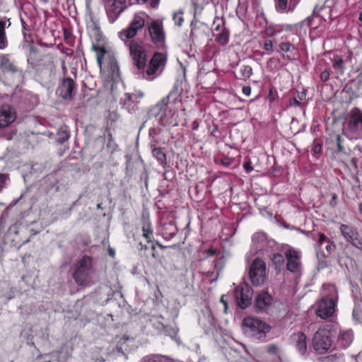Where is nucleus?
I'll list each match as a JSON object with an SVG mask.
<instances>
[{
    "mask_svg": "<svg viewBox=\"0 0 362 362\" xmlns=\"http://www.w3.org/2000/svg\"><path fill=\"white\" fill-rule=\"evenodd\" d=\"M273 47H274L273 42L270 40H265L263 46H262V48L264 50H266L267 52H268L269 53L273 52V51H274Z\"/></svg>",
    "mask_w": 362,
    "mask_h": 362,
    "instance_id": "nucleus-43",
    "label": "nucleus"
},
{
    "mask_svg": "<svg viewBox=\"0 0 362 362\" xmlns=\"http://www.w3.org/2000/svg\"><path fill=\"white\" fill-rule=\"evenodd\" d=\"M8 22V27L11 25V22L6 17L0 18V49H4L8 47V40L5 32L6 22Z\"/></svg>",
    "mask_w": 362,
    "mask_h": 362,
    "instance_id": "nucleus-25",
    "label": "nucleus"
},
{
    "mask_svg": "<svg viewBox=\"0 0 362 362\" xmlns=\"http://www.w3.org/2000/svg\"><path fill=\"white\" fill-rule=\"evenodd\" d=\"M199 29V27L194 23V21L191 23V32H190V38L194 41L197 39V31Z\"/></svg>",
    "mask_w": 362,
    "mask_h": 362,
    "instance_id": "nucleus-40",
    "label": "nucleus"
},
{
    "mask_svg": "<svg viewBox=\"0 0 362 362\" xmlns=\"http://www.w3.org/2000/svg\"><path fill=\"white\" fill-rule=\"evenodd\" d=\"M173 18L175 21V24L178 26H181L182 23L183 22V18L180 15H176L175 14L173 16Z\"/></svg>",
    "mask_w": 362,
    "mask_h": 362,
    "instance_id": "nucleus-53",
    "label": "nucleus"
},
{
    "mask_svg": "<svg viewBox=\"0 0 362 362\" xmlns=\"http://www.w3.org/2000/svg\"><path fill=\"white\" fill-rule=\"evenodd\" d=\"M333 334L331 325L320 327L313 339V347L315 351L322 354L327 352L332 346Z\"/></svg>",
    "mask_w": 362,
    "mask_h": 362,
    "instance_id": "nucleus-5",
    "label": "nucleus"
},
{
    "mask_svg": "<svg viewBox=\"0 0 362 362\" xmlns=\"http://www.w3.org/2000/svg\"><path fill=\"white\" fill-rule=\"evenodd\" d=\"M16 118L15 109L8 104L0 107V128L8 127Z\"/></svg>",
    "mask_w": 362,
    "mask_h": 362,
    "instance_id": "nucleus-17",
    "label": "nucleus"
},
{
    "mask_svg": "<svg viewBox=\"0 0 362 362\" xmlns=\"http://www.w3.org/2000/svg\"><path fill=\"white\" fill-rule=\"evenodd\" d=\"M216 253V250L214 249H210L208 250V254L209 255H214Z\"/></svg>",
    "mask_w": 362,
    "mask_h": 362,
    "instance_id": "nucleus-63",
    "label": "nucleus"
},
{
    "mask_svg": "<svg viewBox=\"0 0 362 362\" xmlns=\"http://www.w3.org/2000/svg\"><path fill=\"white\" fill-rule=\"evenodd\" d=\"M300 0H274L275 8L277 12L287 13L295 10Z\"/></svg>",
    "mask_w": 362,
    "mask_h": 362,
    "instance_id": "nucleus-20",
    "label": "nucleus"
},
{
    "mask_svg": "<svg viewBox=\"0 0 362 362\" xmlns=\"http://www.w3.org/2000/svg\"><path fill=\"white\" fill-rule=\"evenodd\" d=\"M245 333L253 339L264 341L271 327L264 321L255 317H245L243 321Z\"/></svg>",
    "mask_w": 362,
    "mask_h": 362,
    "instance_id": "nucleus-3",
    "label": "nucleus"
},
{
    "mask_svg": "<svg viewBox=\"0 0 362 362\" xmlns=\"http://www.w3.org/2000/svg\"><path fill=\"white\" fill-rule=\"evenodd\" d=\"M358 21H361L362 24V12H361L359 14Z\"/></svg>",
    "mask_w": 362,
    "mask_h": 362,
    "instance_id": "nucleus-64",
    "label": "nucleus"
},
{
    "mask_svg": "<svg viewBox=\"0 0 362 362\" xmlns=\"http://www.w3.org/2000/svg\"><path fill=\"white\" fill-rule=\"evenodd\" d=\"M176 230V227L173 224L168 223L163 226L162 234L165 239L170 240L175 235Z\"/></svg>",
    "mask_w": 362,
    "mask_h": 362,
    "instance_id": "nucleus-31",
    "label": "nucleus"
},
{
    "mask_svg": "<svg viewBox=\"0 0 362 362\" xmlns=\"http://www.w3.org/2000/svg\"><path fill=\"white\" fill-rule=\"evenodd\" d=\"M93 49L97 52V63L100 69L103 70V62L102 60L107 53L105 47H100L98 45H93Z\"/></svg>",
    "mask_w": 362,
    "mask_h": 362,
    "instance_id": "nucleus-32",
    "label": "nucleus"
},
{
    "mask_svg": "<svg viewBox=\"0 0 362 362\" xmlns=\"http://www.w3.org/2000/svg\"><path fill=\"white\" fill-rule=\"evenodd\" d=\"M0 69L5 74H10L15 76L18 83L23 82L24 74L22 69H18L9 59L8 54L0 55Z\"/></svg>",
    "mask_w": 362,
    "mask_h": 362,
    "instance_id": "nucleus-15",
    "label": "nucleus"
},
{
    "mask_svg": "<svg viewBox=\"0 0 362 362\" xmlns=\"http://www.w3.org/2000/svg\"><path fill=\"white\" fill-rule=\"evenodd\" d=\"M147 0H136L137 4L145 3ZM160 0H150V5L151 8H156L159 4Z\"/></svg>",
    "mask_w": 362,
    "mask_h": 362,
    "instance_id": "nucleus-47",
    "label": "nucleus"
},
{
    "mask_svg": "<svg viewBox=\"0 0 362 362\" xmlns=\"http://www.w3.org/2000/svg\"><path fill=\"white\" fill-rule=\"evenodd\" d=\"M216 21L221 22L223 24H224L225 22L223 21V19H219L218 18H216V19H215L214 21V24L216 25L215 28H214V30L216 31V32H218V31L221 32V30L223 27L221 26L220 23L216 24Z\"/></svg>",
    "mask_w": 362,
    "mask_h": 362,
    "instance_id": "nucleus-51",
    "label": "nucleus"
},
{
    "mask_svg": "<svg viewBox=\"0 0 362 362\" xmlns=\"http://www.w3.org/2000/svg\"><path fill=\"white\" fill-rule=\"evenodd\" d=\"M144 96L143 93H126L123 103L124 107L130 113L134 112L138 109L139 100Z\"/></svg>",
    "mask_w": 362,
    "mask_h": 362,
    "instance_id": "nucleus-19",
    "label": "nucleus"
},
{
    "mask_svg": "<svg viewBox=\"0 0 362 362\" xmlns=\"http://www.w3.org/2000/svg\"><path fill=\"white\" fill-rule=\"evenodd\" d=\"M166 357L159 354L149 355L144 357L141 362H163Z\"/></svg>",
    "mask_w": 362,
    "mask_h": 362,
    "instance_id": "nucleus-36",
    "label": "nucleus"
},
{
    "mask_svg": "<svg viewBox=\"0 0 362 362\" xmlns=\"http://www.w3.org/2000/svg\"><path fill=\"white\" fill-rule=\"evenodd\" d=\"M289 105L291 106H299V107H303L304 105L303 103H300L297 100L296 97L291 98L289 100Z\"/></svg>",
    "mask_w": 362,
    "mask_h": 362,
    "instance_id": "nucleus-48",
    "label": "nucleus"
},
{
    "mask_svg": "<svg viewBox=\"0 0 362 362\" xmlns=\"http://www.w3.org/2000/svg\"><path fill=\"white\" fill-rule=\"evenodd\" d=\"M240 79L246 80L252 74V68L249 65H243L240 70Z\"/></svg>",
    "mask_w": 362,
    "mask_h": 362,
    "instance_id": "nucleus-35",
    "label": "nucleus"
},
{
    "mask_svg": "<svg viewBox=\"0 0 362 362\" xmlns=\"http://www.w3.org/2000/svg\"><path fill=\"white\" fill-rule=\"evenodd\" d=\"M252 295V288L245 282L236 286L233 293L237 305L242 310L247 308L251 304Z\"/></svg>",
    "mask_w": 362,
    "mask_h": 362,
    "instance_id": "nucleus-9",
    "label": "nucleus"
},
{
    "mask_svg": "<svg viewBox=\"0 0 362 362\" xmlns=\"http://www.w3.org/2000/svg\"><path fill=\"white\" fill-rule=\"evenodd\" d=\"M313 151L315 153H320L322 151V145L320 144H317L315 146Z\"/></svg>",
    "mask_w": 362,
    "mask_h": 362,
    "instance_id": "nucleus-57",
    "label": "nucleus"
},
{
    "mask_svg": "<svg viewBox=\"0 0 362 362\" xmlns=\"http://www.w3.org/2000/svg\"><path fill=\"white\" fill-rule=\"evenodd\" d=\"M244 168L246 170L247 172H250L252 170V166L250 165V164L249 163H245L244 164Z\"/></svg>",
    "mask_w": 362,
    "mask_h": 362,
    "instance_id": "nucleus-61",
    "label": "nucleus"
},
{
    "mask_svg": "<svg viewBox=\"0 0 362 362\" xmlns=\"http://www.w3.org/2000/svg\"><path fill=\"white\" fill-rule=\"evenodd\" d=\"M153 156L157 159L163 168L168 166L166 154L162 148H154L152 150Z\"/></svg>",
    "mask_w": 362,
    "mask_h": 362,
    "instance_id": "nucleus-29",
    "label": "nucleus"
},
{
    "mask_svg": "<svg viewBox=\"0 0 362 362\" xmlns=\"http://www.w3.org/2000/svg\"><path fill=\"white\" fill-rule=\"evenodd\" d=\"M177 332L178 328L177 327H171L167 325H165V328L163 330V334L170 336L173 339L178 342L179 339H177Z\"/></svg>",
    "mask_w": 362,
    "mask_h": 362,
    "instance_id": "nucleus-34",
    "label": "nucleus"
},
{
    "mask_svg": "<svg viewBox=\"0 0 362 362\" xmlns=\"http://www.w3.org/2000/svg\"><path fill=\"white\" fill-rule=\"evenodd\" d=\"M8 177L5 174H0V191L5 187L6 181L8 180Z\"/></svg>",
    "mask_w": 362,
    "mask_h": 362,
    "instance_id": "nucleus-49",
    "label": "nucleus"
},
{
    "mask_svg": "<svg viewBox=\"0 0 362 362\" xmlns=\"http://www.w3.org/2000/svg\"><path fill=\"white\" fill-rule=\"evenodd\" d=\"M298 98L300 100H303L305 99V97H306V91L305 90H303V91L301 92H298V95H297Z\"/></svg>",
    "mask_w": 362,
    "mask_h": 362,
    "instance_id": "nucleus-56",
    "label": "nucleus"
},
{
    "mask_svg": "<svg viewBox=\"0 0 362 362\" xmlns=\"http://www.w3.org/2000/svg\"><path fill=\"white\" fill-rule=\"evenodd\" d=\"M332 62L333 69L336 70L339 74H344L345 72L346 66L345 62L342 58L337 55L333 59H332Z\"/></svg>",
    "mask_w": 362,
    "mask_h": 362,
    "instance_id": "nucleus-30",
    "label": "nucleus"
},
{
    "mask_svg": "<svg viewBox=\"0 0 362 362\" xmlns=\"http://www.w3.org/2000/svg\"><path fill=\"white\" fill-rule=\"evenodd\" d=\"M148 32L151 42L158 47L163 46L165 40L163 23L158 20H153L148 25Z\"/></svg>",
    "mask_w": 362,
    "mask_h": 362,
    "instance_id": "nucleus-13",
    "label": "nucleus"
},
{
    "mask_svg": "<svg viewBox=\"0 0 362 362\" xmlns=\"http://www.w3.org/2000/svg\"><path fill=\"white\" fill-rule=\"evenodd\" d=\"M325 249L327 250V255H330L336 248V245L333 241L329 240V241L326 243Z\"/></svg>",
    "mask_w": 362,
    "mask_h": 362,
    "instance_id": "nucleus-45",
    "label": "nucleus"
},
{
    "mask_svg": "<svg viewBox=\"0 0 362 362\" xmlns=\"http://www.w3.org/2000/svg\"><path fill=\"white\" fill-rule=\"evenodd\" d=\"M252 240L257 251L259 252L265 250L267 244V238L265 233L262 232L255 233Z\"/></svg>",
    "mask_w": 362,
    "mask_h": 362,
    "instance_id": "nucleus-23",
    "label": "nucleus"
},
{
    "mask_svg": "<svg viewBox=\"0 0 362 362\" xmlns=\"http://www.w3.org/2000/svg\"><path fill=\"white\" fill-rule=\"evenodd\" d=\"M163 320V317L162 316H158L155 318V320L153 322L154 327L156 329L160 330L161 332H163V330L165 326V325L162 321Z\"/></svg>",
    "mask_w": 362,
    "mask_h": 362,
    "instance_id": "nucleus-39",
    "label": "nucleus"
},
{
    "mask_svg": "<svg viewBox=\"0 0 362 362\" xmlns=\"http://www.w3.org/2000/svg\"><path fill=\"white\" fill-rule=\"evenodd\" d=\"M216 37V41L221 45H226L228 43L229 37H230V31L226 28L223 27L221 32L217 34H214Z\"/></svg>",
    "mask_w": 362,
    "mask_h": 362,
    "instance_id": "nucleus-27",
    "label": "nucleus"
},
{
    "mask_svg": "<svg viewBox=\"0 0 362 362\" xmlns=\"http://www.w3.org/2000/svg\"><path fill=\"white\" fill-rule=\"evenodd\" d=\"M274 298L267 291L259 293L255 298V308L259 310H266L273 303Z\"/></svg>",
    "mask_w": 362,
    "mask_h": 362,
    "instance_id": "nucleus-21",
    "label": "nucleus"
},
{
    "mask_svg": "<svg viewBox=\"0 0 362 362\" xmlns=\"http://www.w3.org/2000/svg\"><path fill=\"white\" fill-rule=\"evenodd\" d=\"M242 91L243 94L247 96H249L251 93V87L249 86H243L242 88Z\"/></svg>",
    "mask_w": 362,
    "mask_h": 362,
    "instance_id": "nucleus-55",
    "label": "nucleus"
},
{
    "mask_svg": "<svg viewBox=\"0 0 362 362\" xmlns=\"http://www.w3.org/2000/svg\"><path fill=\"white\" fill-rule=\"evenodd\" d=\"M166 59L165 54L156 52L151 59L147 69H144V73H137V74L141 75L143 78L147 80H153L161 74L165 65Z\"/></svg>",
    "mask_w": 362,
    "mask_h": 362,
    "instance_id": "nucleus-6",
    "label": "nucleus"
},
{
    "mask_svg": "<svg viewBox=\"0 0 362 362\" xmlns=\"http://www.w3.org/2000/svg\"><path fill=\"white\" fill-rule=\"evenodd\" d=\"M336 141H337L338 151L341 152V153H345L344 148L342 146V139L340 135L337 136Z\"/></svg>",
    "mask_w": 362,
    "mask_h": 362,
    "instance_id": "nucleus-46",
    "label": "nucleus"
},
{
    "mask_svg": "<svg viewBox=\"0 0 362 362\" xmlns=\"http://www.w3.org/2000/svg\"><path fill=\"white\" fill-rule=\"evenodd\" d=\"M199 127V122L197 120H195L192 124V129L197 130Z\"/></svg>",
    "mask_w": 362,
    "mask_h": 362,
    "instance_id": "nucleus-59",
    "label": "nucleus"
},
{
    "mask_svg": "<svg viewBox=\"0 0 362 362\" xmlns=\"http://www.w3.org/2000/svg\"><path fill=\"white\" fill-rule=\"evenodd\" d=\"M354 334L351 330L343 332L338 338V344L344 349L347 348L352 342Z\"/></svg>",
    "mask_w": 362,
    "mask_h": 362,
    "instance_id": "nucleus-26",
    "label": "nucleus"
},
{
    "mask_svg": "<svg viewBox=\"0 0 362 362\" xmlns=\"http://www.w3.org/2000/svg\"><path fill=\"white\" fill-rule=\"evenodd\" d=\"M107 68L109 74L112 78L115 79L119 76V67L117 62L114 57H111L109 59L107 64Z\"/></svg>",
    "mask_w": 362,
    "mask_h": 362,
    "instance_id": "nucleus-28",
    "label": "nucleus"
},
{
    "mask_svg": "<svg viewBox=\"0 0 362 362\" xmlns=\"http://www.w3.org/2000/svg\"><path fill=\"white\" fill-rule=\"evenodd\" d=\"M272 261L273 264L276 266V269H280V267L284 265L285 259L282 254L275 253L273 255Z\"/></svg>",
    "mask_w": 362,
    "mask_h": 362,
    "instance_id": "nucleus-37",
    "label": "nucleus"
},
{
    "mask_svg": "<svg viewBox=\"0 0 362 362\" xmlns=\"http://www.w3.org/2000/svg\"><path fill=\"white\" fill-rule=\"evenodd\" d=\"M352 90V88L351 86L349 84V83H346L343 89V91L346 92V93H350Z\"/></svg>",
    "mask_w": 362,
    "mask_h": 362,
    "instance_id": "nucleus-58",
    "label": "nucleus"
},
{
    "mask_svg": "<svg viewBox=\"0 0 362 362\" xmlns=\"http://www.w3.org/2000/svg\"><path fill=\"white\" fill-rule=\"evenodd\" d=\"M76 90L75 81L70 77L63 78L57 88L58 95L65 100H72Z\"/></svg>",
    "mask_w": 362,
    "mask_h": 362,
    "instance_id": "nucleus-16",
    "label": "nucleus"
},
{
    "mask_svg": "<svg viewBox=\"0 0 362 362\" xmlns=\"http://www.w3.org/2000/svg\"><path fill=\"white\" fill-rule=\"evenodd\" d=\"M337 204V195L336 194H333L332 196V199L329 202V205L332 207H335Z\"/></svg>",
    "mask_w": 362,
    "mask_h": 362,
    "instance_id": "nucleus-54",
    "label": "nucleus"
},
{
    "mask_svg": "<svg viewBox=\"0 0 362 362\" xmlns=\"http://www.w3.org/2000/svg\"><path fill=\"white\" fill-rule=\"evenodd\" d=\"M330 77V70L329 69H325L320 74V80L322 82H326L329 79Z\"/></svg>",
    "mask_w": 362,
    "mask_h": 362,
    "instance_id": "nucleus-44",
    "label": "nucleus"
},
{
    "mask_svg": "<svg viewBox=\"0 0 362 362\" xmlns=\"http://www.w3.org/2000/svg\"><path fill=\"white\" fill-rule=\"evenodd\" d=\"M144 25L145 19L143 14L136 13L134 15L129 26L119 32V37L122 40H132L136 35L138 30L143 28Z\"/></svg>",
    "mask_w": 362,
    "mask_h": 362,
    "instance_id": "nucleus-12",
    "label": "nucleus"
},
{
    "mask_svg": "<svg viewBox=\"0 0 362 362\" xmlns=\"http://www.w3.org/2000/svg\"><path fill=\"white\" fill-rule=\"evenodd\" d=\"M143 236L148 242H151L153 236V228L148 216L143 215L141 217Z\"/></svg>",
    "mask_w": 362,
    "mask_h": 362,
    "instance_id": "nucleus-24",
    "label": "nucleus"
},
{
    "mask_svg": "<svg viewBox=\"0 0 362 362\" xmlns=\"http://www.w3.org/2000/svg\"><path fill=\"white\" fill-rule=\"evenodd\" d=\"M339 230L346 242L351 243L354 247L362 250V238L356 227L341 224Z\"/></svg>",
    "mask_w": 362,
    "mask_h": 362,
    "instance_id": "nucleus-14",
    "label": "nucleus"
},
{
    "mask_svg": "<svg viewBox=\"0 0 362 362\" xmlns=\"http://www.w3.org/2000/svg\"><path fill=\"white\" fill-rule=\"evenodd\" d=\"M318 240L317 245L318 247H321L324 243H327L329 239L322 233H317Z\"/></svg>",
    "mask_w": 362,
    "mask_h": 362,
    "instance_id": "nucleus-41",
    "label": "nucleus"
},
{
    "mask_svg": "<svg viewBox=\"0 0 362 362\" xmlns=\"http://www.w3.org/2000/svg\"><path fill=\"white\" fill-rule=\"evenodd\" d=\"M278 350H279V348L275 344H269L267 346V351L269 353L272 354H277L278 352Z\"/></svg>",
    "mask_w": 362,
    "mask_h": 362,
    "instance_id": "nucleus-50",
    "label": "nucleus"
},
{
    "mask_svg": "<svg viewBox=\"0 0 362 362\" xmlns=\"http://www.w3.org/2000/svg\"><path fill=\"white\" fill-rule=\"evenodd\" d=\"M93 270V259L91 257L84 255L80 259L74 269L73 278L79 286H86L90 282V275Z\"/></svg>",
    "mask_w": 362,
    "mask_h": 362,
    "instance_id": "nucleus-4",
    "label": "nucleus"
},
{
    "mask_svg": "<svg viewBox=\"0 0 362 362\" xmlns=\"http://www.w3.org/2000/svg\"><path fill=\"white\" fill-rule=\"evenodd\" d=\"M265 34L269 37H272L276 34V31L273 27L269 26L265 29Z\"/></svg>",
    "mask_w": 362,
    "mask_h": 362,
    "instance_id": "nucleus-52",
    "label": "nucleus"
},
{
    "mask_svg": "<svg viewBox=\"0 0 362 362\" xmlns=\"http://www.w3.org/2000/svg\"><path fill=\"white\" fill-rule=\"evenodd\" d=\"M129 340V337H124L122 339V341H119V343L121 344L120 346H117V351L120 354H122V355L125 356V358L127 359V355L124 354V351H123V345L124 344H126V341Z\"/></svg>",
    "mask_w": 362,
    "mask_h": 362,
    "instance_id": "nucleus-42",
    "label": "nucleus"
},
{
    "mask_svg": "<svg viewBox=\"0 0 362 362\" xmlns=\"http://www.w3.org/2000/svg\"><path fill=\"white\" fill-rule=\"evenodd\" d=\"M286 257L287 269L292 273H298L301 267L298 252L294 250H288L286 252Z\"/></svg>",
    "mask_w": 362,
    "mask_h": 362,
    "instance_id": "nucleus-18",
    "label": "nucleus"
},
{
    "mask_svg": "<svg viewBox=\"0 0 362 362\" xmlns=\"http://www.w3.org/2000/svg\"><path fill=\"white\" fill-rule=\"evenodd\" d=\"M70 137L69 132L65 129H59L57 132L56 142L62 144L66 141Z\"/></svg>",
    "mask_w": 362,
    "mask_h": 362,
    "instance_id": "nucleus-33",
    "label": "nucleus"
},
{
    "mask_svg": "<svg viewBox=\"0 0 362 362\" xmlns=\"http://www.w3.org/2000/svg\"><path fill=\"white\" fill-rule=\"evenodd\" d=\"M225 295H223L221 298V302L224 305L225 310L228 308L227 301L225 300Z\"/></svg>",
    "mask_w": 362,
    "mask_h": 362,
    "instance_id": "nucleus-60",
    "label": "nucleus"
},
{
    "mask_svg": "<svg viewBox=\"0 0 362 362\" xmlns=\"http://www.w3.org/2000/svg\"><path fill=\"white\" fill-rule=\"evenodd\" d=\"M125 45L129 47V54L132 59L133 64L136 68L137 73H144L146 67L147 54L144 43L141 40H125Z\"/></svg>",
    "mask_w": 362,
    "mask_h": 362,
    "instance_id": "nucleus-2",
    "label": "nucleus"
},
{
    "mask_svg": "<svg viewBox=\"0 0 362 362\" xmlns=\"http://www.w3.org/2000/svg\"><path fill=\"white\" fill-rule=\"evenodd\" d=\"M332 296H325L318 303L316 315L322 319L333 315L337 301V292L335 287H332Z\"/></svg>",
    "mask_w": 362,
    "mask_h": 362,
    "instance_id": "nucleus-7",
    "label": "nucleus"
},
{
    "mask_svg": "<svg viewBox=\"0 0 362 362\" xmlns=\"http://www.w3.org/2000/svg\"><path fill=\"white\" fill-rule=\"evenodd\" d=\"M266 269V263L259 257L255 258L250 264L248 275L254 286H259L265 282Z\"/></svg>",
    "mask_w": 362,
    "mask_h": 362,
    "instance_id": "nucleus-8",
    "label": "nucleus"
},
{
    "mask_svg": "<svg viewBox=\"0 0 362 362\" xmlns=\"http://www.w3.org/2000/svg\"><path fill=\"white\" fill-rule=\"evenodd\" d=\"M103 3L110 23H115L120 14L132 4L127 0H103Z\"/></svg>",
    "mask_w": 362,
    "mask_h": 362,
    "instance_id": "nucleus-10",
    "label": "nucleus"
},
{
    "mask_svg": "<svg viewBox=\"0 0 362 362\" xmlns=\"http://www.w3.org/2000/svg\"><path fill=\"white\" fill-rule=\"evenodd\" d=\"M327 266V263L326 262H324V261H322L321 262L319 263L318 264V267L319 268H324Z\"/></svg>",
    "mask_w": 362,
    "mask_h": 362,
    "instance_id": "nucleus-62",
    "label": "nucleus"
},
{
    "mask_svg": "<svg viewBox=\"0 0 362 362\" xmlns=\"http://www.w3.org/2000/svg\"><path fill=\"white\" fill-rule=\"evenodd\" d=\"M342 134L349 140L362 139V111L354 108L342 124Z\"/></svg>",
    "mask_w": 362,
    "mask_h": 362,
    "instance_id": "nucleus-1",
    "label": "nucleus"
},
{
    "mask_svg": "<svg viewBox=\"0 0 362 362\" xmlns=\"http://www.w3.org/2000/svg\"><path fill=\"white\" fill-rule=\"evenodd\" d=\"M307 337L303 332L295 333L291 335V340L295 343L296 347L301 355L307 351Z\"/></svg>",
    "mask_w": 362,
    "mask_h": 362,
    "instance_id": "nucleus-22",
    "label": "nucleus"
},
{
    "mask_svg": "<svg viewBox=\"0 0 362 362\" xmlns=\"http://www.w3.org/2000/svg\"><path fill=\"white\" fill-rule=\"evenodd\" d=\"M173 92H170L166 97L163 98L148 111L149 117H156L160 115L159 122L163 126L173 123L172 119L168 117V114L167 113V106L169 103V98L173 95Z\"/></svg>",
    "mask_w": 362,
    "mask_h": 362,
    "instance_id": "nucleus-11",
    "label": "nucleus"
},
{
    "mask_svg": "<svg viewBox=\"0 0 362 362\" xmlns=\"http://www.w3.org/2000/svg\"><path fill=\"white\" fill-rule=\"evenodd\" d=\"M279 48L284 52H290L295 49V47L289 42H281Z\"/></svg>",
    "mask_w": 362,
    "mask_h": 362,
    "instance_id": "nucleus-38",
    "label": "nucleus"
}]
</instances>
